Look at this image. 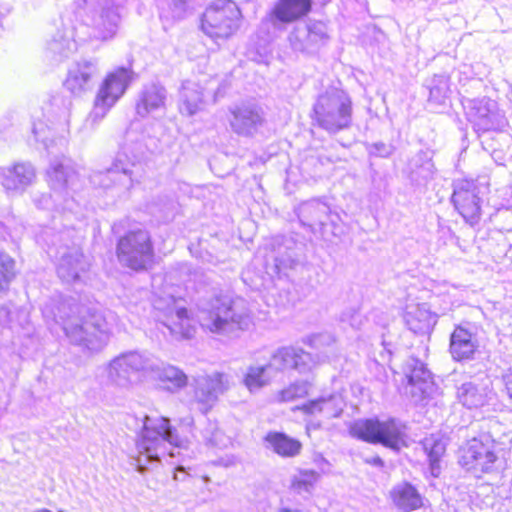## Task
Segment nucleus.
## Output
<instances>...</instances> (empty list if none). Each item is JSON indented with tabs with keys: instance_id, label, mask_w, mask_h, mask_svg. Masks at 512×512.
Returning a JSON list of instances; mask_svg holds the SVG:
<instances>
[{
	"instance_id": "obj_24",
	"label": "nucleus",
	"mask_w": 512,
	"mask_h": 512,
	"mask_svg": "<svg viewBox=\"0 0 512 512\" xmlns=\"http://www.w3.org/2000/svg\"><path fill=\"white\" fill-rule=\"evenodd\" d=\"M421 444L428 456L431 469L439 468V463L446 453V445L443 439L438 435L431 434L426 436Z\"/></svg>"
},
{
	"instance_id": "obj_25",
	"label": "nucleus",
	"mask_w": 512,
	"mask_h": 512,
	"mask_svg": "<svg viewBox=\"0 0 512 512\" xmlns=\"http://www.w3.org/2000/svg\"><path fill=\"white\" fill-rule=\"evenodd\" d=\"M16 275V261L7 253L0 252V295L9 290Z\"/></svg>"
},
{
	"instance_id": "obj_26",
	"label": "nucleus",
	"mask_w": 512,
	"mask_h": 512,
	"mask_svg": "<svg viewBox=\"0 0 512 512\" xmlns=\"http://www.w3.org/2000/svg\"><path fill=\"white\" fill-rule=\"evenodd\" d=\"M163 104L164 99L159 93L145 92L136 104V112L143 117L149 112L160 108Z\"/></svg>"
},
{
	"instance_id": "obj_12",
	"label": "nucleus",
	"mask_w": 512,
	"mask_h": 512,
	"mask_svg": "<svg viewBox=\"0 0 512 512\" xmlns=\"http://www.w3.org/2000/svg\"><path fill=\"white\" fill-rule=\"evenodd\" d=\"M476 334L463 325H456L450 335L449 353L456 362L469 361L479 353Z\"/></svg>"
},
{
	"instance_id": "obj_27",
	"label": "nucleus",
	"mask_w": 512,
	"mask_h": 512,
	"mask_svg": "<svg viewBox=\"0 0 512 512\" xmlns=\"http://www.w3.org/2000/svg\"><path fill=\"white\" fill-rule=\"evenodd\" d=\"M268 383L266 366L249 367L244 377V384L249 390L259 389Z\"/></svg>"
},
{
	"instance_id": "obj_30",
	"label": "nucleus",
	"mask_w": 512,
	"mask_h": 512,
	"mask_svg": "<svg viewBox=\"0 0 512 512\" xmlns=\"http://www.w3.org/2000/svg\"><path fill=\"white\" fill-rule=\"evenodd\" d=\"M407 323L414 332L423 330L424 326L420 324V320L415 315H409Z\"/></svg>"
},
{
	"instance_id": "obj_21",
	"label": "nucleus",
	"mask_w": 512,
	"mask_h": 512,
	"mask_svg": "<svg viewBox=\"0 0 512 512\" xmlns=\"http://www.w3.org/2000/svg\"><path fill=\"white\" fill-rule=\"evenodd\" d=\"M35 178L34 169L24 163H16L10 167L4 177L7 189H19L30 185Z\"/></svg>"
},
{
	"instance_id": "obj_18",
	"label": "nucleus",
	"mask_w": 512,
	"mask_h": 512,
	"mask_svg": "<svg viewBox=\"0 0 512 512\" xmlns=\"http://www.w3.org/2000/svg\"><path fill=\"white\" fill-rule=\"evenodd\" d=\"M165 326L169 329L171 334L179 339H191L196 332L189 311L185 307H181L175 312L169 313L165 320Z\"/></svg>"
},
{
	"instance_id": "obj_10",
	"label": "nucleus",
	"mask_w": 512,
	"mask_h": 512,
	"mask_svg": "<svg viewBox=\"0 0 512 512\" xmlns=\"http://www.w3.org/2000/svg\"><path fill=\"white\" fill-rule=\"evenodd\" d=\"M313 9V0H276L266 15L272 25H289L306 18Z\"/></svg>"
},
{
	"instance_id": "obj_9",
	"label": "nucleus",
	"mask_w": 512,
	"mask_h": 512,
	"mask_svg": "<svg viewBox=\"0 0 512 512\" xmlns=\"http://www.w3.org/2000/svg\"><path fill=\"white\" fill-rule=\"evenodd\" d=\"M132 78V70L125 67H118L108 73L95 97L94 106L110 109L123 96Z\"/></svg>"
},
{
	"instance_id": "obj_15",
	"label": "nucleus",
	"mask_w": 512,
	"mask_h": 512,
	"mask_svg": "<svg viewBox=\"0 0 512 512\" xmlns=\"http://www.w3.org/2000/svg\"><path fill=\"white\" fill-rule=\"evenodd\" d=\"M269 449L281 458H296L303 451V443L282 431H269L264 436Z\"/></svg>"
},
{
	"instance_id": "obj_22",
	"label": "nucleus",
	"mask_w": 512,
	"mask_h": 512,
	"mask_svg": "<svg viewBox=\"0 0 512 512\" xmlns=\"http://www.w3.org/2000/svg\"><path fill=\"white\" fill-rule=\"evenodd\" d=\"M158 381L163 389L174 392L185 388L189 379L182 369L168 365L158 374Z\"/></svg>"
},
{
	"instance_id": "obj_29",
	"label": "nucleus",
	"mask_w": 512,
	"mask_h": 512,
	"mask_svg": "<svg viewBox=\"0 0 512 512\" xmlns=\"http://www.w3.org/2000/svg\"><path fill=\"white\" fill-rule=\"evenodd\" d=\"M503 389L510 400H512V368H509L501 375Z\"/></svg>"
},
{
	"instance_id": "obj_14",
	"label": "nucleus",
	"mask_w": 512,
	"mask_h": 512,
	"mask_svg": "<svg viewBox=\"0 0 512 512\" xmlns=\"http://www.w3.org/2000/svg\"><path fill=\"white\" fill-rule=\"evenodd\" d=\"M204 384L195 389V402L203 411H208L217 401L218 395L228 388L227 377L224 373L216 372L207 376Z\"/></svg>"
},
{
	"instance_id": "obj_20",
	"label": "nucleus",
	"mask_w": 512,
	"mask_h": 512,
	"mask_svg": "<svg viewBox=\"0 0 512 512\" xmlns=\"http://www.w3.org/2000/svg\"><path fill=\"white\" fill-rule=\"evenodd\" d=\"M309 354L295 347H282L272 355V363L278 369H299L306 366Z\"/></svg>"
},
{
	"instance_id": "obj_8",
	"label": "nucleus",
	"mask_w": 512,
	"mask_h": 512,
	"mask_svg": "<svg viewBox=\"0 0 512 512\" xmlns=\"http://www.w3.org/2000/svg\"><path fill=\"white\" fill-rule=\"evenodd\" d=\"M451 201L466 222L471 225L479 222L482 214L481 200L473 180H459L454 186Z\"/></svg>"
},
{
	"instance_id": "obj_4",
	"label": "nucleus",
	"mask_w": 512,
	"mask_h": 512,
	"mask_svg": "<svg viewBox=\"0 0 512 512\" xmlns=\"http://www.w3.org/2000/svg\"><path fill=\"white\" fill-rule=\"evenodd\" d=\"M118 260L128 269L147 270L154 262V245L150 233L144 229L130 230L121 236L116 246Z\"/></svg>"
},
{
	"instance_id": "obj_3",
	"label": "nucleus",
	"mask_w": 512,
	"mask_h": 512,
	"mask_svg": "<svg viewBox=\"0 0 512 512\" xmlns=\"http://www.w3.org/2000/svg\"><path fill=\"white\" fill-rule=\"evenodd\" d=\"M242 22V12L232 0H215L204 10L200 29L214 40H226L234 36Z\"/></svg>"
},
{
	"instance_id": "obj_6",
	"label": "nucleus",
	"mask_w": 512,
	"mask_h": 512,
	"mask_svg": "<svg viewBox=\"0 0 512 512\" xmlns=\"http://www.w3.org/2000/svg\"><path fill=\"white\" fill-rule=\"evenodd\" d=\"M496 460L494 445L489 440L472 438L459 449L460 466L476 477L491 472Z\"/></svg>"
},
{
	"instance_id": "obj_23",
	"label": "nucleus",
	"mask_w": 512,
	"mask_h": 512,
	"mask_svg": "<svg viewBox=\"0 0 512 512\" xmlns=\"http://www.w3.org/2000/svg\"><path fill=\"white\" fill-rule=\"evenodd\" d=\"M320 479V473L313 469H298L291 478L289 488L295 494L310 493Z\"/></svg>"
},
{
	"instance_id": "obj_13",
	"label": "nucleus",
	"mask_w": 512,
	"mask_h": 512,
	"mask_svg": "<svg viewBox=\"0 0 512 512\" xmlns=\"http://www.w3.org/2000/svg\"><path fill=\"white\" fill-rule=\"evenodd\" d=\"M392 505L400 512H413L425 507V498L409 481L394 485L389 491Z\"/></svg>"
},
{
	"instance_id": "obj_7",
	"label": "nucleus",
	"mask_w": 512,
	"mask_h": 512,
	"mask_svg": "<svg viewBox=\"0 0 512 512\" xmlns=\"http://www.w3.org/2000/svg\"><path fill=\"white\" fill-rule=\"evenodd\" d=\"M404 386L412 397L420 401L432 397L436 384L427 365L420 359L410 356L403 364Z\"/></svg>"
},
{
	"instance_id": "obj_11",
	"label": "nucleus",
	"mask_w": 512,
	"mask_h": 512,
	"mask_svg": "<svg viewBox=\"0 0 512 512\" xmlns=\"http://www.w3.org/2000/svg\"><path fill=\"white\" fill-rule=\"evenodd\" d=\"M208 320L203 328L211 333L244 329V316L235 312L232 300L224 301L211 310L208 314Z\"/></svg>"
},
{
	"instance_id": "obj_31",
	"label": "nucleus",
	"mask_w": 512,
	"mask_h": 512,
	"mask_svg": "<svg viewBox=\"0 0 512 512\" xmlns=\"http://www.w3.org/2000/svg\"><path fill=\"white\" fill-rule=\"evenodd\" d=\"M10 317V311L5 306H0V322L2 320H9Z\"/></svg>"
},
{
	"instance_id": "obj_17",
	"label": "nucleus",
	"mask_w": 512,
	"mask_h": 512,
	"mask_svg": "<svg viewBox=\"0 0 512 512\" xmlns=\"http://www.w3.org/2000/svg\"><path fill=\"white\" fill-rule=\"evenodd\" d=\"M232 116L230 125L238 135L251 136L264 124L262 112L255 108H236L232 111Z\"/></svg>"
},
{
	"instance_id": "obj_19",
	"label": "nucleus",
	"mask_w": 512,
	"mask_h": 512,
	"mask_svg": "<svg viewBox=\"0 0 512 512\" xmlns=\"http://www.w3.org/2000/svg\"><path fill=\"white\" fill-rule=\"evenodd\" d=\"M94 69L90 62L77 63L71 70L64 81V86L72 94L85 91L93 78Z\"/></svg>"
},
{
	"instance_id": "obj_28",
	"label": "nucleus",
	"mask_w": 512,
	"mask_h": 512,
	"mask_svg": "<svg viewBox=\"0 0 512 512\" xmlns=\"http://www.w3.org/2000/svg\"><path fill=\"white\" fill-rule=\"evenodd\" d=\"M308 396L304 385L294 383L280 390L277 394V400L281 403L292 402Z\"/></svg>"
},
{
	"instance_id": "obj_32",
	"label": "nucleus",
	"mask_w": 512,
	"mask_h": 512,
	"mask_svg": "<svg viewBox=\"0 0 512 512\" xmlns=\"http://www.w3.org/2000/svg\"><path fill=\"white\" fill-rule=\"evenodd\" d=\"M278 512H296V511H293L289 508H283V509H280Z\"/></svg>"
},
{
	"instance_id": "obj_2",
	"label": "nucleus",
	"mask_w": 512,
	"mask_h": 512,
	"mask_svg": "<svg viewBox=\"0 0 512 512\" xmlns=\"http://www.w3.org/2000/svg\"><path fill=\"white\" fill-rule=\"evenodd\" d=\"M311 118L329 132L346 129L351 125L352 101L343 90L322 93L313 105Z\"/></svg>"
},
{
	"instance_id": "obj_16",
	"label": "nucleus",
	"mask_w": 512,
	"mask_h": 512,
	"mask_svg": "<svg viewBox=\"0 0 512 512\" xmlns=\"http://www.w3.org/2000/svg\"><path fill=\"white\" fill-rule=\"evenodd\" d=\"M292 411H300L307 418L323 417L333 419L339 417L343 412L342 402L335 397L319 398L308 401L302 405L292 408Z\"/></svg>"
},
{
	"instance_id": "obj_5",
	"label": "nucleus",
	"mask_w": 512,
	"mask_h": 512,
	"mask_svg": "<svg viewBox=\"0 0 512 512\" xmlns=\"http://www.w3.org/2000/svg\"><path fill=\"white\" fill-rule=\"evenodd\" d=\"M181 440L166 417H158L143 427L142 446L150 458L172 455L169 447H178Z\"/></svg>"
},
{
	"instance_id": "obj_33",
	"label": "nucleus",
	"mask_w": 512,
	"mask_h": 512,
	"mask_svg": "<svg viewBox=\"0 0 512 512\" xmlns=\"http://www.w3.org/2000/svg\"><path fill=\"white\" fill-rule=\"evenodd\" d=\"M35 512H52V511H50L49 509L43 508V509H39Z\"/></svg>"
},
{
	"instance_id": "obj_1",
	"label": "nucleus",
	"mask_w": 512,
	"mask_h": 512,
	"mask_svg": "<svg viewBox=\"0 0 512 512\" xmlns=\"http://www.w3.org/2000/svg\"><path fill=\"white\" fill-rule=\"evenodd\" d=\"M348 432L355 439L369 444H381L395 451L408 446L405 426L394 418L358 419L350 424Z\"/></svg>"
}]
</instances>
